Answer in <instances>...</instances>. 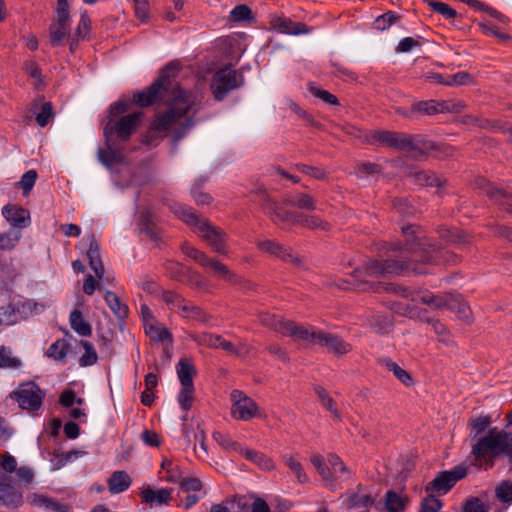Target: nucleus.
Here are the masks:
<instances>
[{
  "instance_id": "nucleus-61",
  "label": "nucleus",
  "mask_w": 512,
  "mask_h": 512,
  "mask_svg": "<svg viewBox=\"0 0 512 512\" xmlns=\"http://www.w3.org/2000/svg\"><path fill=\"white\" fill-rule=\"evenodd\" d=\"M194 438V450L199 458H204L208 455V449L205 442L206 436L203 429L197 426L196 430L192 432Z\"/></svg>"
},
{
  "instance_id": "nucleus-5",
  "label": "nucleus",
  "mask_w": 512,
  "mask_h": 512,
  "mask_svg": "<svg viewBox=\"0 0 512 512\" xmlns=\"http://www.w3.org/2000/svg\"><path fill=\"white\" fill-rule=\"evenodd\" d=\"M174 214L187 225L194 227V231L219 254H227L228 236L224 230L212 225L208 219L201 218L191 207L183 204L172 206Z\"/></svg>"
},
{
  "instance_id": "nucleus-63",
  "label": "nucleus",
  "mask_w": 512,
  "mask_h": 512,
  "mask_svg": "<svg viewBox=\"0 0 512 512\" xmlns=\"http://www.w3.org/2000/svg\"><path fill=\"white\" fill-rule=\"evenodd\" d=\"M37 177L38 174L36 170H28L22 175L20 181L17 182L16 185L18 188L22 189L24 195H28L34 187Z\"/></svg>"
},
{
  "instance_id": "nucleus-24",
  "label": "nucleus",
  "mask_w": 512,
  "mask_h": 512,
  "mask_svg": "<svg viewBox=\"0 0 512 512\" xmlns=\"http://www.w3.org/2000/svg\"><path fill=\"white\" fill-rule=\"evenodd\" d=\"M409 177L413 179V181L421 186H436L441 187L444 185L445 180H441L436 174L430 170H411L409 173Z\"/></svg>"
},
{
  "instance_id": "nucleus-12",
  "label": "nucleus",
  "mask_w": 512,
  "mask_h": 512,
  "mask_svg": "<svg viewBox=\"0 0 512 512\" xmlns=\"http://www.w3.org/2000/svg\"><path fill=\"white\" fill-rule=\"evenodd\" d=\"M231 415L236 420L249 421L259 412L257 403L240 390L231 392Z\"/></svg>"
},
{
  "instance_id": "nucleus-50",
  "label": "nucleus",
  "mask_w": 512,
  "mask_h": 512,
  "mask_svg": "<svg viewBox=\"0 0 512 512\" xmlns=\"http://www.w3.org/2000/svg\"><path fill=\"white\" fill-rule=\"evenodd\" d=\"M230 20L234 23L240 22H254L255 18L253 16L252 10L246 4H241L235 6L230 12Z\"/></svg>"
},
{
  "instance_id": "nucleus-48",
  "label": "nucleus",
  "mask_w": 512,
  "mask_h": 512,
  "mask_svg": "<svg viewBox=\"0 0 512 512\" xmlns=\"http://www.w3.org/2000/svg\"><path fill=\"white\" fill-rule=\"evenodd\" d=\"M221 337V335L209 332H201L190 335L192 341H194L197 345L206 346L211 349L219 348Z\"/></svg>"
},
{
  "instance_id": "nucleus-16",
  "label": "nucleus",
  "mask_w": 512,
  "mask_h": 512,
  "mask_svg": "<svg viewBox=\"0 0 512 512\" xmlns=\"http://www.w3.org/2000/svg\"><path fill=\"white\" fill-rule=\"evenodd\" d=\"M480 188L485 195L500 205L508 213H512V193L497 188L485 179L480 180Z\"/></svg>"
},
{
  "instance_id": "nucleus-31",
  "label": "nucleus",
  "mask_w": 512,
  "mask_h": 512,
  "mask_svg": "<svg viewBox=\"0 0 512 512\" xmlns=\"http://www.w3.org/2000/svg\"><path fill=\"white\" fill-rule=\"evenodd\" d=\"M380 364L388 371H391L393 375L406 387H410L414 384L411 374L391 359L384 358L380 360Z\"/></svg>"
},
{
  "instance_id": "nucleus-43",
  "label": "nucleus",
  "mask_w": 512,
  "mask_h": 512,
  "mask_svg": "<svg viewBox=\"0 0 512 512\" xmlns=\"http://www.w3.org/2000/svg\"><path fill=\"white\" fill-rule=\"evenodd\" d=\"M139 224L142 227V231L152 240L156 241L159 239V231L154 223L153 214L150 211L144 210L140 213Z\"/></svg>"
},
{
  "instance_id": "nucleus-19",
  "label": "nucleus",
  "mask_w": 512,
  "mask_h": 512,
  "mask_svg": "<svg viewBox=\"0 0 512 512\" xmlns=\"http://www.w3.org/2000/svg\"><path fill=\"white\" fill-rule=\"evenodd\" d=\"M441 240L455 246H465L471 243V237L463 230L441 226L437 230Z\"/></svg>"
},
{
  "instance_id": "nucleus-18",
  "label": "nucleus",
  "mask_w": 512,
  "mask_h": 512,
  "mask_svg": "<svg viewBox=\"0 0 512 512\" xmlns=\"http://www.w3.org/2000/svg\"><path fill=\"white\" fill-rule=\"evenodd\" d=\"M0 502L12 508L19 507L23 503L21 491L11 484L8 477L0 479Z\"/></svg>"
},
{
  "instance_id": "nucleus-29",
  "label": "nucleus",
  "mask_w": 512,
  "mask_h": 512,
  "mask_svg": "<svg viewBox=\"0 0 512 512\" xmlns=\"http://www.w3.org/2000/svg\"><path fill=\"white\" fill-rule=\"evenodd\" d=\"M240 454L263 470L270 471L275 468L273 460L262 452L243 447Z\"/></svg>"
},
{
  "instance_id": "nucleus-7",
  "label": "nucleus",
  "mask_w": 512,
  "mask_h": 512,
  "mask_svg": "<svg viewBox=\"0 0 512 512\" xmlns=\"http://www.w3.org/2000/svg\"><path fill=\"white\" fill-rule=\"evenodd\" d=\"M419 300L421 303L430 306L433 309H441L447 307L456 312L459 319L466 323H472V311L468 304L459 297H446L442 295H435L432 292L425 290L420 292Z\"/></svg>"
},
{
  "instance_id": "nucleus-3",
  "label": "nucleus",
  "mask_w": 512,
  "mask_h": 512,
  "mask_svg": "<svg viewBox=\"0 0 512 512\" xmlns=\"http://www.w3.org/2000/svg\"><path fill=\"white\" fill-rule=\"evenodd\" d=\"M373 141L389 148L415 155H427L431 151H438L452 156L454 148L448 145H437L424 135H412L396 131H374L371 135Z\"/></svg>"
},
{
  "instance_id": "nucleus-30",
  "label": "nucleus",
  "mask_w": 512,
  "mask_h": 512,
  "mask_svg": "<svg viewBox=\"0 0 512 512\" xmlns=\"http://www.w3.org/2000/svg\"><path fill=\"white\" fill-rule=\"evenodd\" d=\"M327 460L331 466L330 469L334 476V483L339 479L348 480L353 476L352 471L345 465L338 455L329 454Z\"/></svg>"
},
{
  "instance_id": "nucleus-53",
  "label": "nucleus",
  "mask_w": 512,
  "mask_h": 512,
  "mask_svg": "<svg viewBox=\"0 0 512 512\" xmlns=\"http://www.w3.org/2000/svg\"><path fill=\"white\" fill-rule=\"evenodd\" d=\"M21 239V232L10 229L5 233H0V250H13Z\"/></svg>"
},
{
  "instance_id": "nucleus-23",
  "label": "nucleus",
  "mask_w": 512,
  "mask_h": 512,
  "mask_svg": "<svg viewBox=\"0 0 512 512\" xmlns=\"http://www.w3.org/2000/svg\"><path fill=\"white\" fill-rule=\"evenodd\" d=\"M179 315L187 320L195 321L200 324H206L210 321L211 316L207 314L200 306L195 305L187 300Z\"/></svg>"
},
{
  "instance_id": "nucleus-38",
  "label": "nucleus",
  "mask_w": 512,
  "mask_h": 512,
  "mask_svg": "<svg viewBox=\"0 0 512 512\" xmlns=\"http://www.w3.org/2000/svg\"><path fill=\"white\" fill-rule=\"evenodd\" d=\"M22 313L21 305H13L11 302L0 307V325L11 326L18 323Z\"/></svg>"
},
{
  "instance_id": "nucleus-49",
  "label": "nucleus",
  "mask_w": 512,
  "mask_h": 512,
  "mask_svg": "<svg viewBox=\"0 0 512 512\" xmlns=\"http://www.w3.org/2000/svg\"><path fill=\"white\" fill-rule=\"evenodd\" d=\"M105 145L106 149H99L98 151L99 160L106 166L120 163L123 160L121 152L112 147L111 141L108 144L105 143Z\"/></svg>"
},
{
  "instance_id": "nucleus-39",
  "label": "nucleus",
  "mask_w": 512,
  "mask_h": 512,
  "mask_svg": "<svg viewBox=\"0 0 512 512\" xmlns=\"http://www.w3.org/2000/svg\"><path fill=\"white\" fill-rule=\"evenodd\" d=\"M286 203L292 207L308 211L315 210L317 204L314 197L306 193H296L291 195L286 200Z\"/></svg>"
},
{
  "instance_id": "nucleus-46",
  "label": "nucleus",
  "mask_w": 512,
  "mask_h": 512,
  "mask_svg": "<svg viewBox=\"0 0 512 512\" xmlns=\"http://www.w3.org/2000/svg\"><path fill=\"white\" fill-rule=\"evenodd\" d=\"M182 252L189 258L193 259L202 267H208L212 258H210L205 252L193 247L190 243L184 242L181 245Z\"/></svg>"
},
{
  "instance_id": "nucleus-52",
  "label": "nucleus",
  "mask_w": 512,
  "mask_h": 512,
  "mask_svg": "<svg viewBox=\"0 0 512 512\" xmlns=\"http://www.w3.org/2000/svg\"><path fill=\"white\" fill-rule=\"evenodd\" d=\"M284 464L294 473L297 481L301 484L308 482V476L305 473L302 464L293 456H282Z\"/></svg>"
},
{
  "instance_id": "nucleus-34",
  "label": "nucleus",
  "mask_w": 512,
  "mask_h": 512,
  "mask_svg": "<svg viewBox=\"0 0 512 512\" xmlns=\"http://www.w3.org/2000/svg\"><path fill=\"white\" fill-rule=\"evenodd\" d=\"M141 498L146 503L156 502L157 505L167 504L171 499V490L162 488L157 491L148 487L141 491Z\"/></svg>"
},
{
  "instance_id": "nucleus-13",
  "label": "nucleus",
  "mask_w": 512,
  "mask_h": 512,
  "mask_svg": "<svg viewBox=\"0 0 512 512\" xmlns=\"http://www.w3.org/2000/svg\"><path fill=\"white\" fill-rule=\"evenodd\" d=\"M257 247L262 252L275 256L284 262L292 263L295 266L302 264V259L293 253V250L273 240H263L257 242Z\"/></svg>"
},
{
  "instance_id": "nucleus-11",
  "label": "nucleus",
  "mask_w": 512,
  "mask_h": 512,
  "mask_svg": "<svg viewBox=\"0 0 512 512\" xmlns=\"http://www.w3.org/2000/svg\"><path fill=\"white\" fill-rule=\"evenodd\" d=\"M256 195L259 197L263 211L270 216L275 224H287L290 226L297 224L299 213L289 211L277 203L272 202L264 190L257 191Z\"/></svg>"
},
{
  "instance_id": "nucleus-27",
  "label": "nucleus",
  "mask_w": 512,
  "mask_h": 512,
  "mask_svg": "<svg viewBox=\"0 0 512 512\" xmlns=\"http://www.w3.org/2000/svg\"><path fill=\"white\" fill-rule=\"evenodd\" d=\"M272 25L281 33L298 35L308 32V28L304 23L293 22L291 19L285 17L274 19Z\"/></svg>"
},
{
  "instance_id": "nucleus-54",
  "label": "nucleus",
  "mask_w": 512,
  "mask_h": 512,
  "mask_svg": "<svg viewBox=\"0 0 512 512\" xmlns=\"http://www.w3.org/2000/svg\"><path fill=\"white\" fill-rule=\"evenodd\" d=\"M208 267L214 270L220 278L229 281L232 284H237L239 282V277L233 273L228 266L215 259L211 260Z\"/></svg>"
},
{
  "instance_id": "nucleus-55",
  "label": "nucleus",
  "mask_w": 512,
  "mask_h": 512,
  "mask_svg": "<svg viewBox=\"0 0 512 512\" xmlns=\"http://www.w3.org/2000/svg\"><path fill=\"white\" fill-rule=\"evenodd\" d=\"M56 16L52 23L71 26L70 8L67 0H57Z\"/></svg>"
},
{
  "instance_id": "nucleus-41",
  "label": "nucleus",
  "mask_w": 512,
  "mask_h": 512,
  "mask_svg": "<svg viewBox=\"0 0 512 512\" xmlns=\"http://www.w3.org/2000/svg\"><path fill=\"white\" fill-rule=\"evenodd\" d=\"M312 465L315 467L321 478L327 483L329 488L334 487V476L329 466L326 465L323 456L314 454L310 457Z\"/></svg>"
},
{
  "instance_id": "nucleus-42",
  "label": "nucleus",
  "mask_w": 512,
  "mask_h": 512,
  "mask_svg": "<svg viewBox=\"0 0 512 512\" xmlns=\"http://www.w3.org/2000/svg\"><path fill=\"white\" fill-rule=\"evenodd\" d=\"M145 333L152 341L155 342H172V333L163 326L148 324L145 326Z\"/></svg>"
},
{
  "instance_id": "nucleus-26",
  "label": "nucleus",
  "mask_w": 512,
  "mask_h": 512,
  "mask_svg": "<svg viewBox=\"0 0 512 512\" xmlns=\"http://www.w3.org/2000/svg\"><path fill=\"white\" fill-rule=\"evenodd\" d=\"M87 257L89 260V265L91 269L95 272V275L98 279H102L104 276V266L101 260L99 244L92 236L89 242V249L87 251Z\"/></svg>"
},
{
  "instance_id": "nucleus-62",
  "label": "nucleus",
  "mask_w": 512,
  "mask_h": 512,
  "mask_svg": "<svg viewBox=\"0 0 512 512\" xmlns=\"http://www.w3.org/2000/svg\"><path fill=\"white\" fill-rule=\"evenodd\" d=\"M495 496L496 498L505 504H512V481L505 480L502 481L496 488H495Z\"/></svg>"
},
{
  "instance_id": "nucleus-47",
  "label": "nucleus",
  "mask_w": 512,
  "mask_h": 512,
  "mask_svg": "<svg viewBox=\"0 0 512 512\" xmlns=\"http://www.w3.org/2000/svg\"><path fill=\"white\" fill-rule=\"evenodd\" d=\"M182 252L189 258L193 259L202 267H208L212 258H210L205 252L193 247L190 243L184 242L181 245Z\"/></svg>"
},
{
  "instance_id": "nucleus-9",
  "label": "nucleus",
  "mask_w": 512,
  "mask_h": 512,
  "mask_svg": "<svg viewBox=\"0 0 512 512\" xmlns=\"http://www.w3.org/2000/svg\"><path fill=\"white\" fill-rule=\"evenodd\" d=\"M45 391L33 381L21 383L16 390L10 393L22 410L29 412L38 411L45 398Z\"/></svg>"
},
{
  "instance_id": "nucleus-6",
  "label": "nucleus",
  "mask_w": 512,
  "mask_h": 512,
  "mask_svg": "<svg viewBox=\"0 0 512 512\" xmlns=\"http://www.w3.org/2000/svg\"><path fill=\"white\" fill-rule=\"evenodd\" d=\"M501 442V431H497L496 428L480 437L471 449V454L474 457L472 464L485 469L492 468L495 458L500 455Z\"/></svg>"
},
{
  "instance_id": "nucleus-1",
  "label": "nucleus",
  "mask_w": 512,
  "mask_h": 512,
  "mask_svg": "<svg viewBox=\"0 0 512 512\" xmlns=\"http://www.w3.org/2000/svg\"><path fill=\"white\" fill-rule=\"evenodd\" d=\"M178 71V63H168L150 86L133 96V102L142 108L157 101H165L168 105L165 112L156 115L150 128L143 135L142 143L147 146H157L166 135H171L176 144L194 125L192 118L186 115L195 105L196 97L192 92L183 90L174 83L172 76Z\"/></svg>"
},
{
  "instance_id": "nucleus-33",
  "label": "nucleus",
  "mask_w": 512,
  "mask_h": 512,
  "mask_svg": "<svg viewBox=\"0 0 512 512\" xmlns=\"http://www.w3.org/2000/svg\"><path fill=\"white\" fill-rule=\"evenodd\" d=\"M71 26L51 23L49 26V41L51 46L59 47L71 36Z\"/></svg>"
},
{
  "instance_id": "nucleus-22",
  "label": "nucleus",
  "mask_w": 512,
  "mask_h": 512,
  "mask_svg": "<svg viewBox=\"0 0 512 512\" xmlns=\"http://www.w3.org/2000/svg\"><path fill=\"white\" fill-rule=\"evenodd\" d=\"M32 504L34 506L44 507L50 512H72L71 505L59 503L55 498L42 494H34Z\"/></svg>"
},
{
  "instance_id": "nucleus-37",
  "label": "nucleus",
  "mask_w": 512,
  "mask_h": 512,
  "mask_svg": "<svg viewBox=\"0 0 512 512\" xmlns=\"http://www.w3.org/2000/svg\"><path fill=\"white\" fill-rule=\"evenodd\" d=\"M310 230L320 229L322 231H328L330 224L316 215H309L304 213L298 214L297 224Z\"/></svg>"
},
{
  "instance_id": "nucleus-51",
  "label": "nucleus",
  "mask_w": 512,
  "mask_h": 512,
  "mask_svg": "<svg viewBox=\"0 0 512 512\" xmlns=\"http://www.w3.org/2000/svg\"><path fill=\"white\" fill-rule=\"evenodd\" d=\"M165 270L170 279L183 283L189 268L179 262L168 261L165 263Z\"/></svg>"
},
{
  "instance_id": "nucleus-15",
  "label": "nucleus",
  "mask_w": 512,
  "mask_h": 512,
  "mask_svg": "<svg viewBox=\"0 0 512 512\" xmlns=\"http://www.w3.org/2000/svg\"><path fill=\"white\" fill-rule=\"evenodd\" d=\"M317 343L321 346L326 347L328 352L340 357L346 355L350 351H352V345L343 339L339 338L337 335L328 334L325 332L319 331L317 335H315Z\"/></svg>"
},
{
  "instance_id": "nucleus-56",
  "label": "nucleus",
  "mask_w": 512,
  "mask_h": 512,
  "mask_svg": "<svg viewBox=\"0 0 512 512\" xmlns=\"http://www.w3.org/2000/svg\"><path fill=\"white\" fill-rule=\"evenodd\" d=\"M385 507L389 512H401L405 509V501L397 492L388 490L385 494Z\"/></svg>"
},
{
  "instance_id": "nucleus-44",
  "label": "nucleus",
  "mask_w": 512,
  "mask_h": 512,
  "mask_svg": "<svg viewBox=\"0 0 512 512\" xmlns=\"http://www.w3.org/2000/svg\"><path fill=\"white\" fill-rule=\"evenodd\" d=\"M70 351V343L65 339H58L50 345L46 355L55 361H63Z\"/></svg>"
},
{
  "instance_id": "nucleus-10",
  "label": "nucleus",
  "mask_w": 512,
  "mask_h": 512,
  "mask_svg": "<svg viewBox=\"0 0 512 512\" xmlns=\"http://www.w3.org/2000/svg\"><path fill=\"white\" fill-rule=\"evenodd\" d=\"M468 474V467L460 464L451 470H444L430 481L425 487L427 493H437L439 495L449 492L455 484L464 479Z\"/></svg>"
},
{
  "instance_id": "nucleus-59",
  "label": "nucleus",
  "mask_w": 512,
  "mask_h": 512,
  "mask_svg": "<svg viewBox=\"0 0 512 512\" xmlns=\"http://www.w3.org/2000/svg\"><path fill=\"white\" fill-rule=\"evenodd\" d=\"M80 344L84 348V354L80 357V360H79L80 366L87 367V366L94 365L98 360V356L94 349L93 344L87 340H81Z\"/></svg>"
},
{
  "instance_id": "nucleus-20",
  "label": "nucleus",
  "mask_w": 512,
  "mask_h": 512,
  "mask_svg": "<svg viewBox=\"0 0 512 512\" xmlns=\"http://www.w3.org/2000/svg\"><path fill=\"white\" fill-rule=\"evenodd\" d=\"M366 284L368 286L366 289L373 290L374 292L385 291L387 293H393V294L399 295L403 298L411 299L412 301H420L418 294L420 292L424 291V290H420L417 292H413L405 286H401V285H397V284H393V283H388V284L366 283Z\"/></svg>"
},
{
  "instance_id": "nucleus-40",
  "label": "nucleus",
  "mask_w": 512,
  "mask_h": 512,
  "mask_svg": "<svg viewBox=\"0 0 512 512\" xmlns=\"http://www.w3.org/2000/svg\"><path fill=\"white\" fill-rule=\"evenodd\" d=\"M260 323L280 334H284L286 324L288 320H285L281 316L271 314L269 312H263L259 315Z\"/></svg>"
},
{
  "instance_id": "nucleus-36",
  "label": "nucleus",
  "mask_w": 512,
  "mask_h": 512,
  "mask_svg": "<svg viewBox=\"0 0 512 512\" xmlns=\"http://www.w3.org/2000/svg\"><path fill=\"white\" fill-rule=\"evenodd\" d=\"M375 499L368 494L351 493L347 496L346 505L348 509L367 511L373 506Z\"/></svg>"
},
{
  "instance_id": "nucleus-25",
  "label": "nucleus",
  "mask_w": 512,
  "mask_h": 512,
  "mask_svg": "<svg viewBox=\"0 0 512 512\" xmlns=\"http://www.w3.org/2000/svg\"><path fill=\"white\" fill-rule=\"evenodd\" d=\"M176 369L181 386H194L193 379L197 371L190 359L181 358L176 366Z\"/></svg>"
},
{
  "instance_id": "nucleus-64",
  "label": "nucleus",
  "mask_w": 512,
  "mask_h": 512,
  "mask_svg": "<svg viewBox=\"0 0 512 512\" xmlns=\"http://www.w3.org/2000/svg\"><path fill=\"white\" fill-rule=\"evenodd\" d=\"M399 19V15L393 11H388L378 16L374 21V26L377 30L384 31L388 29Z\"/></svg>"
},
{
  "instance_id": "nucleus-35",
  "label": "nucleus",
  "mask_w": 512,
  "mask_h": 512,
  "mask_svg": "<svg viewBox=\"0 0 512 512\" xmlns=\"http://www.w3.org/2000/svg\"><path fill=\"white\" fill-rule=\"evenodd\" d=\"M71 328L80 336H90L92 334L91 325L84 319L80 310L74 309L69 316Z\"/></svg>"
},
{
  "instance_id": "nucleus-58",
  "label": "nucleus",
  "mask_w": 512,
  "mask_h": 512,
  "mask_svg": "<svg viewBox=\"0 0 512 512\" xmlns=\"http://www.w3.org/2000/svg\"><path fill=\"white\" fill-rule=\"evenodd\" d=\"M160 298L168 306L176 308L178 313L182 311V307H184L187 302L181 294L171 290L163 291Z\"/></svg>"
},
{
  "instance_id": "nucleus-14",
  "label": "nucleus",
  "mask_w": 512,
  "mask_h": 512,
  "mask_svg": "<svg viewBox=\"0 0 512 512\" xmlns=\"http://www.w3.org/2000/svg\"><path fill=\"white\" fill-rule=\"evenodd\" d=\"M454 111H456L455 105L451 107L446 101L430 99L413 102V113L416 119Z\"/></svg>"
},
{
  "instance_id": "nucleus-21",
  "label": "nucleus",
  "mask_w": 512,
  "mask_h": 512,
  "mask_svg": "<svg viewBox=\"0 0 512 512\" xmlns=\"http://www.w3.org/2000/svg\"><path fill=\"white\" fill-rule=\"evenodd\" d=\"M132 480L126 471H114L107 480L108 489L111 494H120L131 486Z\"/></svg>"
},
{
  "instance_id": "nucleus-57",
  "label": "nucleus",
  "mask_w": 512,
  "mask_h": 512,
  "mask_svg": "<svg viewBox=\"0 0 512 512\" xmlns=\"http://www.w3.org/2000/svg\"><path fill=\"white\" fill-rule=\"evenodd\" d=\"M22 365L18 357L12 356L9 348L0 347V369H17Z\"/></svg>"
},
{
  "instance_id": "nucleus-60",
  "label": "nucleus",
  "mask_w": 512,
  "mask_h": 512,
  "mask_svg": "<svg viewBox=\"0 0 512 512\" xmlns=\"http://www.w3.org/2000/svg\"><path fill=\"white\" fill-rule=\"evenodd\" d=\"M213 438L222 448L228 451H235L240 454L243 449V446L240 443L233 441L228 434L214 432Z\"/></svg>"
},
{
  "instance_id": "nucleus-45",
  "label": "nucleus",
  "mask_w": 512,
  "mask_h": 512,
  "mask_svg": "<svg viewBox=\"0 0 512 512\" xmlns=\"http://www.w3.org/2000/svg\"><path fill=\"white\" fill-rule=\"evenodd\" d=\"M182 252L189 258L193 259L202 267H208L212 258H210L205 252L193 247L190 243L184 242L181 245Z\"/></svg>"
},
{
  "instance_id": "nucleus-8",
  "label": "nucleus",
  "mask_w": 512,
  "mask_h": 512,
  "mask_svg": "<svg viewBox=\"0 0 512 512\" xmlns=\"http://www.w3.org/2000/svg\"><path fill=\"white\" fill-rule=\"evenodd\" d=\"M244 84V78L235 69L229 66L219 69L213 75L210 88L214 98L222 101L229 92L241 87Z\"/></svg>"
},
{
  "instance_id": "nucleus-28",
  "label": "nucleus",
  "mask_w": 512,
  "mask_h": 512,
  "mask_svg": "<svg viewBox=\"0 0 512 512\" xmlns=\"http://www.w3.org/2000/svg\"><path fill=\"white\" fill-rule=\"evenodd\" d=\"M318 332H309L305 327L296 324L294 321L288 320L283 336H290L295 340L310 341L317 343L315 335Z\"/></svg>"
},
{
  "instance_id": "nucleus-2",
  "label": "nucleus",
  "mask_w": 512,
  "mask_h": 512,
  "mask_svg": "<svg viewBox=\"0 0 512 512\" xmlns=\"http://www.w3.org/2000/svg\"><path fill=\"white\" fill-rule=\"evenodd\" d=\"M402 233L405 237L404 250L413 253L411 261L388 258L382 261L372 260L363 268H356L351 273L355 282L345 279H335L327 283L329 287H336L342 290H348L352 287H359L361 282L367 285L364 278H380L388 274L400 275L407 271L415 274H426L428 270L420 267L415 262L420 261L423 264H450L456 265L461 262V257L445 248H440L428 240L422 239L417 235V228L413 225L403 226Z\"/></svg>"
},
{
  "instance_id": "nucleus-32",
  "label": "nucleus",
  "mask_w": 512,
  "mask_h": 512,
  "mask_svg": "<svg viewBox=\"0 0 512 512\" xmlns=\"http://www.w3.org/2000/svg\"><path fill=\"white\" fill-rule=\"evenodd\" d=\"M110 310L118 319H125L129 314L128 306L112 291H106L104 296Z\"/></svg>"
},
{
  "instance_id": "nucleus-4",
  "label": "nucleus",
  "mask_w": 512,
  "mask_h": 512,
  "mask_svg": "<svg viewBox=\"0 0 512 512\" xmlns=\"http://www.w3.org/2000/svg\"><path fill=\"white\" fill-rule=\"evenodd\" d=\"M130 106V102L126 100H119L110 105L109 115L103 128L106 144L111 141L113 136L121 141H128L136 132L144 114L141 111L126 114Z\"/></svg>"
},
{
  "instance_id": "nucleus-17",
  "label": "nucleus",
  "mask_w": 512,
  "mask_h": 512,
  "mask_svg": "<svg viewBox=\"0 0 512 512\" xmlns=\"http://www.w3.org/2000/svg\"><path fill=\"white\" fill-rule=\"evenodd\" d=\"M2 215L11 224V226L19 229H23L30 224L29 211L15 204L5 205L2 208Z\"/></svg>"
}]
</instances>
